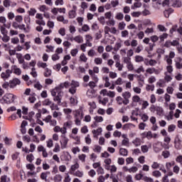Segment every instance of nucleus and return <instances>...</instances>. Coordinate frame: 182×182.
<instances>
[{
    "label": "nucleus",
    "instance_id": "f257e3e1",
    "mask_svg": "<svg viewBox=\"0 0 182 182\" xmlns=\"http://www.w3.org/2000/svg\"><path fill=\"white\" fill-rule=\"evenodd\" d=\"M15 99H16V96H15L13 94H6L1 100H0V102L1 103H6L7 105H9L11 103H14L15 102Z\"/></svg>",
    "mask_w": 182,
    "mask_h": 182
},
{
    "label": "nucleus",
    "instance_id": "f03ea898",
    "mask_svg": "<svg viewBox=\"0 0 182 182\" xmlns=\"http://www.w3.org/2000/svg\"><path fill=\"white\" fill-rule=\"evenodd\" d=\"M80 85L79 84V82L72 80L71 83L70 84V87L68 90L69 93L71 95H75L76 93L77 87H79Z\"/></svg>",
    "mask_w": 182,
    "mask_h": 182
},
{
    "label": "nucleus",
    "instance_id": "7ed1b4c3",
    "mask_svg": "<svg viewBox=\"0 0 182 182\" xmlns=\"http://www.w3.org/2000/svg\"><path fill=\"white\" fill-rule=\"evenodd\" d=\"M43 121L45 122L46 123H48L50 124V126H51L52 127H53L58 124V121H56V119H53L52 117V115H48L43 119Z\"/></svg>",
    "mask_w": 182,
    "mask_h": 182
},
{
    "label": "nucleus",
    "instance_id": "20e7f679",
    "mask_svg": "<svg viewBox=\"0 0 182 182\" xmlns=\"http://www.w3.org/2000/svg\"><path fill=\"white\" fill-rule=\"evenodd\" d=\"M36 18L37 19L36 20V23L37 25H41L42 26H45V25H46V22L43 21V15H42V14H36Z\"/></svg>",
    "mask_w": 182,
    "mask_h": 182
},
{
    "label": "nucleus",
    "instance_id": "39448f33",
    "mask_svg": "<svg viewBox=\"0 0 182 182\" xmlns=\"http://www.w3.org/2000/svg\"><path fill=\"white\" fill-rule=\"evenodd\" d=\"M75 123L76 126H80V123L82 122V119H83V116L82 113L79 111H75Z\"/></svg>",
    "mask_w": 182,
    "mask_h": 182
},
{
    "label": "nucleus",
    "instance_id": "423d86ee",
    "mask_svg": "<svg viewBox=\"0 0 182 182\" xmlns=\"http://www.w3.org/2000/svg\"><path fill=\"white\" fill-rule=\"evenodd\" d=\"M69 142V138L66 137L65 134L61 135V140L60 141L61 149H66L68 143Z\"/></svg>",
    "mask_w": 182,
    "mask_h": 182
},
{
    "label": "nucleus",
    "instance_id": "0eeeda50",
    "mask_svg": "<svg viewBox=\"0 0 182 182\" xmlns=\"http://www.w3.org/2000/svg\"><path fill=\"white\" fill-rule=\"evenodd\" d=\"M122 97L124 99V105H129V103H130V100H129V99L132 97V93H130L129 91L124 92L122 93Z\"/></svg>",
    "mask_w": 182,
    "mask_h": 182
},
{
    "label": "nucleus",
    "instance_id": "6e6552de",
    "mask_svg": "<svg viewBox=\"0 0 182 182\" xmlns=\"http://www.w3.org/2000/svg\"><path fill=\"white\" fill-rule=\"evenodd\" d=\"M12 73V70L7 69L5 72L1 73V77L4 80L11 77V74Z\"/></svg>",
    "mask_w": 182,
    "mask_h": 182
},
{
    "label": "nucleus",
    "instance_id": "1a4fd4ad",
    "mask_svg": "<svg viewBox=\"0 0 182 182\" xmlns=\"http://www.w3.org/2000/svg\"><path fill=\"white\" fill-rule=\"evenodd\" d=\"M77 10V6H73V10H70L68 12V16L70 19H74V18H76V11Z\"/></svg>",
    "mask_w": 182,
    "mask_h": 182
},
{
    "label": "nucleus",
    "instance_id": "9d476101",
    "mask_svg": "<svg viewBox=\"0 0 182 182\" xmlns=\"http://www.w3.org/2000/svg\"><path fill=\"white\" fill-rule=\"evenodd\" d=\"M92 80L93 81H90L88 83L87 86H89V87H90V89L93 90V89L96 87V86H97V82H99V78L95 77V78H92Z\"/></svg>",
    "mask_w": 182,
    "mask_h": 182
},
{
    "label": "nucleus",
    "instance_id": "9b49d317",
    "mask_svg": "<svg viewBox=\"0 0 182 182\" xmlns=\"http://www.w3.org/2000/svg\"><path fill=\"white\" fill-rule=\"evenodd\" d=\"M73 124V122L72 121H67L64 122L63 128L64 129V132L68 133V129H72V126Z\"/></svg>",
    "mask_w": 182,
    "mask_h": 182
},
{
    "label": "nucleus",
    "instance_id": "f8f14e48",
    "mask_svg": "<svg viewBox=\"0 0 182 182\" xmlns=\"http://www.w3.org/2000/svg\"><path fill=\"white\" fill-rule=\"evenodd\" d=\"M17 85H21V80L18 78H14L9 82V87H15Z\"/></svg>",
    "mask_w": 182,
    "mask_h": 182
},
{
    "label": "nucleus",
    "instance_id": "ddd939ff",
    "mask_svg": "<svg viewBox=\"0 0 182 182\" xmlns=\"http://www.w3.org/2000/svg\"><path fill=\"white\" fill-rule=\"evenodd\" d=\"M161 143L160 141L156 142L154 145V150L155 153H160L163 149L161 148Z\"/></svg>",
    "mask_w": 182,
    "mask_h": 182
},
{
    "label": "nucleus",
    "instance_id": "4468645a",
    "mask_svg": "<svg viewBox=\"0 0 182 182\" xmlns=\"http://www.w3.org/2000/svg\"><path fill=\"white\" fill-rule=\"evenodd\" d=\"M132 104L139 103V105H141L142 100L139 95H134L132 97Z\"/></svg>",
    "mask_w": 182,
    "mask_h": 182
},
{
    "label": "nucleus",
    "instance_id": "2eb2a0df",
    "mask_svg": "<svg viewBox=\"0 0 182 182\" xmlns=\"http://www.w3.org/2000/svg\"><path fill=\"white\" fill-rule=\"evenodd\" d=\"M53 132L55 133H61V134H66V133L65 132V129H63V127H60L58 125H55L53 128Z\"/></svg>",
    "mask_w": 182,
    "mask_h": 182
},
{
    "label": "nucleus",
    "instance_id": "dca6fc26",
    "mask_svg": "<svg viewBox=\"0 0 182 182\" xmlns=\"http://www.w3.org/2000/svg\"><path fill=\"white\" fill-rule=\"evenodd\" d=\"M146 73H148L149 75H153V73H155V75H159V70L154 68H148L146 70Z\"/></svg>",
    "mask_w": 182,
    "mask_h": 182
},
{
    "label": "nucleus",
    "instance_id": "f3484780",
    "mask_svg": "<svg viewBox=\"0 0 182 182\" xmlns=\"http://www.w3.org/2000/svg\"><path fill=\"white\" fill-rule=\"evenodd\" d=\"M98 102L100 105H102L103 106H106V105H107V103L109 102V98L104 97L103 99H102V97L99 96Z\"/></svg>",
    "mask_w": 182,
    "mask_h": 182
},
{
    "label": "nucleus",
    "instance_id": "a211bd4d",
    "mask_svg": "<svg viewBox=\"0 0 182 182\" xmlns=\"http://www.w3.org/2000/svg\"><path fill=\"white\" fill-rule=\"evenodd\" d=\"M11 69L15 75L19 76L22 73V70H20L16 65H12Z\"/></svg>",
    "mask_w": 182,
    "mask_h": 182
},
{
    "label": "nucleus",
    "instance_id": "6ab92c4d",
    "mask_svg": "<svg viewBox=\"0 0 182 182\" xmlns=\"http://www.w3.org/2000/svg\"><path fill=\"white\" fill-rule=\"evenodd\" d=\"M132 143L135 147H139V146H141V139L136 137L132 141Z\"/></svg>",
    "mask_w": 182,
    "mask_h": 182
},
{
    "label": "nucleus",
    "instance_id": "aec40b11",
    "mask_svg": "<svg viewBox=\"0 0 182 182\" xmlns=\"http://www.w3.org/2000/svg\"><path fill=\"white\" fill-rule=\"evenodd\" d=\"M151 148V144H149V145H142L141 146V151L143 153H148L149 150Z\"/></svg>",
    "mask_w": 182,
    "mask_h": 182
},
{
    "label": "nucleus",
    "instance_id": "412c9836",
    "mask_svg": "<svg viewBox=\"0 0 182 182\" xmlns=\"http://www.w3.org/2000/svg\"><path fill=\"white\" fill-rule=\"evenodd\" d=\"M102 132H103V129H102V127H99L97 129H93L92 133L94 134V137H96V136H100V134H102Z\"/></svg>",
    "mask_w": 182,
    "mask_h": 182
},
{
    "label": "nucleus",
    "instance_id": "4be33fe9",
    "mask_svg": "<svg viewBox=\"0 0 182 182\" xmlns=\"http://www.w3.org/2000/svg\"><path fill=\"white\" fill-rule=\"evenodd\" d=\"M70 174H73V176H75V177H79L80 178H82L84 176L83 171L80 170H77L75 172H70Z\"/></svg>",
    "mask_w": 182,
    "mask_h": 182
},
{
    "label": "nucleus",
    "instance_id": "5701e85b",
    "mask_svg": "<svg viewBox=\"0 0 182 182\" xmlns=\"http://www.w3.org/2000/svg\"><path fill=\"white\" fill-rule=\"evenodd\" d=\"M164 105L165 106H168V102L171 100V96H170V95L166 93L164 95Z\"/></svg>",
    "mask_w": 182,
    "mask_h": 182
},
{
    "label": "nucleus",
    "instance_id": "b1692460",
    "mask_svg": "<svg viewBox=\"0 0 182 182\" xmlns=\"http://www.w3.org/2000/svg\"><path fill=\"white\" fill-rule=\"evenodd\" d=\"M18 29H20V31H23L25 33H28V32L31 31V28H28V26H26L25 24H20L18 26Z\"/></svg>",
    "mask_w": 182,
    "mask_h": 182
},
{
    "label": "nucleus",
    "instance_id": "393cba45",
    "mask_svg": "<svg viewBox=\"0 0 182 182\" xmlns=\"http://www.w3.org/2000/svg\"><path fill=\"white\" fill-rule=\"evenodd\" d=\"M57 21H58V22H63L65 25H68V23H69V20H65V17H63V16H58L57 17Z\"/></svg>",
    "mask_w": 182,
    "mask_h": 182
},
{
    "label": "nucleus",
    "instance_id": "a878e982",
    "mask_svg": "<svg viewBox=\"0 0 182 182\" xmlns=\"http://www.w3.org/2000/svg\"><path fill=\"white\" fill-rule=\"evenodd\" d=\"M73 41H75V42L77 43H83V37L80 35L77 36L73 38Z\"/></svg>",
    "mask_w": 182,
    "mask_h": 182
},
{
    "label": "nucleus",
    "instance_id": "bb28decb",
    "mask_svg": "<svg viewBox=\"0 0 182 182\" xmlns=\"http://www.w3.org/2000/svg\"><path fill=\"white\" fill-rule=\"evenodd\" d=\"M24 22L26 23V26H27V28L31 29V17L30 16L24 17Z\"/></svg>",
    "mask_w": 182,
    "mask_h": 182
},
{
    "label": "nucleus",
    "instance_id": "cd10ccee",
    "mask_svg": "<svg viewBox=\"0 0 182 182\" xmlns=\"http://www.w3.org/2000/svg\"><path fill=\"white\" fill-rule=\"evenodd\" d=\"M134 60L136 63H140L141 62H144V58L141 55H136L134 57Z\"/></svg>",
    "mask_w": 182,
    "mask_h": 182
},
{
    "label": "nucleus",
    "instance_id": "c85d7f7f",
    "mask_svg": "<svg viewBox=\"0 0 182 182\" xmlns=\"http://www.w3.org/2000/svg\"><path fill=\"white\" fill-rule=\"evenodd\" d=\"M43 75L45 76V77H49L50 76H52V70L49 69V68H46L45 71L43 73Z\"/></svg>",
    "mask_w": 182,
    "mask_h": 182
},
{
    "label": "nucleus",
    "instance_id": "c756f323",
    "mask_svg": "<svg viewBox=\"0 0 182 182\" xmlns=\"http://www.w3.org/2000/svg\"><path fill=\"white\" fill-rule=\"evenodd\" d=\"M80 62H83L84 63H86L87 62V57H86V55L85 53H81L79 58Z\"/></svg>",
    "mask_w": 182,
    "mask_h": 182
},
{
    "label": "nucleus",
    "instance_id": "7c9ffc66",
    "mask_svg": "<svg viewBox=\"0 0 182 182\" xmlns=\"http://www.w3.org/2000/svg\"><path fill=\"white\" fill-rule=\"evenodd\" d=\"M174 12V10L173 9H168V10H165L164 12V15L165 18H168L170 16L171 14H173Z\"/></svg>",
    "mask_w": 182,
    "mask_h": 182
},
{
    "label": "nucleus",
    "instance_id": "2f4dec72",
    "mask_svg": "<svg viewBox=\"0 0 182 182\" xmlns=\"http://www.w3.org/2000/svg\"><path fill=\"white\" fill-rule=\"evenodd\" d=\"M38 68H42V69H46L48 68V64L42 61H38L37 63Z\"/></svg>",
    "mask_w": 182,
    "mask_h": 182
},
{
    "label": "nucleus",
    "instance_id": "473e14b6",
    "mask_svg": "<svg viewBox=\"0 0 182 182\" xmlns=\"http://www.w3.org/2000/svg\"><path fill=\"white\" fill-rule=\"evenodd\" d=\"M123 18H124V15L122 12H118L115 15V19L117 21H123Z\"/></svg>",
    "mask_w": 182,
    "mask_h": 182
},
{
    "label": "nucleus",
    "instance_id": "72a5a7b5",
    "mask_svg": "<svg viewBox=\"0 0 182 182\" xmlns=\"http://www.w3.org/2000/svg\"><path fill=\"white\" fill-rule=\"evenodd\" d=\"M65 87H63V85L62 83L55 87V90L58 92V95H63V92H62V90Z\"/></svg>",
    "mask_w": 182,
    "mask_h": 182
},
{
    "label": "nucleus",
    "instance_id": "f704fd0d",
    "mask_svg": "<svg viewBox=\"0 0 182 182\" xmlns=\"http://www.w3.org/2000/svg\"><path fill=\"white\" fill-rule=\"evenodd\" d=\"M80 165L76 163L74 165H72L70 169V173H75L77 168H79Z\"/></svg>",
    "mask_w": 182,
    "mask_h": 182
},
{
    "label": "nucleus",
    "instance_id": "c9c22d12",
    "mask_svg": "<svg viewBox=\"0 0 182 182\" xmlns=\"http://www.w3.org/2000/svg\"><path fill=\"white\" fill-rule=\"evenodd\" d=\"M115 68H117V69L119 72H122V70H123V68H124V66L123 65V64L120 63V62H117L115 64Z\"/></svg>",
    "mask_w": 182,
    "mask_h": 182
},
{
    "label": "nucleus",
    "instance_id": "e433bc0d",
    "mask_svg": "<svg viewBox=\"0 0 182 182\" xmlns=\"http://www.w3.org/2000/svg\"><path fill=\"white\" fill-rule=\"evenodd\" d=\"M164 80L167 83H168V82H170L171 80H173V77H171V75H168V73H164Z\"/></svg>",
    "mask_w": 182,
    "mask_h": 182
},
{
    "label": "nucleus",
    "instance_id": "4c0bfd02",
    "mask_svg": "<svg viewBox=\"0 0 182 182\" xmlns=\"http://www.w3.org/2000/svg\"><path fill=\"white\" fill-rule=\"evenodd\" d=\"M119 154L120 156H126L127 154H129V151L126 149L121 148L119 149Z\"/></svg>",
    "mask_w": 182,
    "mask_h": 182
},
{
    "label": "nucleus",
    "instance_id": "58836bf2",
    "mask_svg": "<svg viewBox=\"0 0 182 182\" xmlns=\"http://www.w3.org/2000/svg\"><path fill=\"white\" fill-rule=\"evenodd\" d=\"M38 9L41 12H43V14L49 11V8H48V6H46V5L40 6Z\"/></svg>",
    "mask_w": 182,
    "mask_h": 182
},
{
    "label": "nucleus",
    "instance_id": "ea45409f",
    "mask_svg": "<svg viewBox=\"0 0 182 182\" xmlns=\"http://www.w3.org/2000/svg\"><path fill=\"white\" fill-rule=\"evenodd\" d=\"M0 23H3L6 28H10V26H6V18L5 16H0Z\"/></svg>",
    "mask_w": 182,
    "mask_h": 182
},
{
    "label": "nucleus",
    "instance_id": "a19ab883",
    "mask_svg": "<svg viewBox=\"0 0 182 182\" xmlns=\"http://www.w3.org/2000/svg\"><path fill=\"white\" fill-rule=\"evenodd\" d=\"M6 26H1L0 27V32L1 35H8V30H6Z\"/></svg>",
    "mask_w": 182,
    "mask_h": 182
},
{
    "label": "nucleus",
    "instance_id": "79ce46f5",
    "mask_svg": "<svg viewBox=\"0 0 182 182\" xmlns=\"http://www.w3.org/2000/svg\"><path fill=\"white\" fill-rule=\"evenodd\" d=\"M94 63H95V65H102V63H103V59L102 58H95L94 59Z\"/></svg>",
    "mask_w": 182,
    "mask_h": 182
},
{
    "label": "nucleus",
    "instance_id": "37998d69",
    "mask_svg": "<svg viewBox=\"0 0 182 182\" xmlns=\"http://www.w3.org/2000/svg\"><path fill=\"white\" fill-rule=\"evenodd\" d=\"M62 178H63V177L62 175H60V174H56V175L53 177L54 181H57V182H60V181H62Z\"/></svg>",
    "mask_w": 182,
    "mask_h": 182
},
{
    "label": "nucleus",
    "instance_id": "c03bdc74",
    "mask_svg": "<svg viewBox=\"0 0 182 182\" xmlns=\"http://www.w3.org/2000/svg\"><path fill=\"white\" fill-rule=\"evenodd\" d=\"M152 176L156 177V178H159L161 176V172H160V171H154L152 172Z\"/></svg>",
    "mask_w": 182,
    "mask_h": 182
},
{
    "label": "nucleus",
    "instance_id": "a18cd8bd",
    "mask_svg": "<svg viewBox=\"0 0 182 182\" xmlns=\"http://www.w3.org/2000/svg\"><path fill=\"white\" fill-rule=\"evenodd\" d=\"M141 2L140 1H136L134 4L133 6H131L132 9H136V8H141Z\"/></svg>",
    "mask_w": 182,
    "mask_h": 182
},
{
    "label": "nucleus",
    "instance_id": "49530a36",
    "mask_svg": "<svg viewBox=\"0 0 182 182\" xmlns=\"http://www.w3.org/2000/svg\"><path fill=\"white\" fill-rule=\"evenodd\" d=\"M15 21L18 23H22V21H23V17L21 15H18L15 16Z\"/></svg>",
    "mask_w": 182,
    "mask_h": 182
},
{
    "label": "nucleus",
    "instance_id": "de8ad7c7",
    "mask_svg": "<svg viewBox=\"0 0 182 182\" xmlns=\"http://www.w3.org/2000/svg\"><path fill=\"white\" fill-rule=\"evenodd\" d=\"M155 112H156V114H158V116H161V114H163V112H164L163 107H156Z\"/></svg>",
    "mask_w": 182,
    "mask_h": 182
},
{
    "label": "nucleus",
    "instance_id": "09e8293b",
    "mask_svg": "<svg viewBox=\"0 0 182 182\" xmlns=\"http://www.w3.org/2000/svg\"><path fill=\"white\" fill-rule=\"evenodd\" d=\"M126 28V23L124 21L119 22L118 24V29L119 31H123Z\"/></svg>",
    "mask_w": 182,
    "mask_h": 182
},
{
    "label": "nucleus",
    "instance_id": "8fccbe9b",
    "mask_svg": "<svg viewBox=\"0 0 182 182\" xmlns=\"http://www.w3.org/2000/svg\"><path fill=\"white\" fill-rule=\"evenodd\" d=\"M3 6L4 8H9L11 6V0H4Z\"/></svg>",
    "mask_w": 182,
    "mask_h": 182
},
{
    "label": "nucleus",
    "instance_id": "3c124183",
    "mask_svg": "<svg viewBox=\"0 0 182 182\" xmlns=\"http://www.w3.org/2000/svg\"><path fill=\"white\" fill-rule=\"evenodd\" d=\"M70 103L71 106H76V105H77V100L75 97H70Z\"/></svg>",
    "mask_w": 182,
    "mask_h": 182
},
{
    "label": "nucleus",
    "instance_id": "603ef678",
    "mask_svg": "<svg viewBox=\"0 0 182 182\" xmlns=\"http://www.w3.org/2000/svg\"><path fill=\"white\" fill-rule=\"evenodd\" d=\"M54 102H57L58 105H60L62 98L60 97V95H58L53 98Z\"/></svg>",
    "mask_w": 182,
    "mask_h": 182
},
{
    "label": "nucleus",
    "instance_id": "864d4df0",
    "mask_svg": "<svg viewBox=\"0 0 182 182\" xmlns=\"http://www.w3.org/2000/svg\"><path fill=\"white\" fill-rule=\"evenodd\" d=\"M78 159L82 163H85L86 161V154H82L78 155Z\"/></svg>",
    "mask_w": 182,
    "mask_h": 182
},
{
    "label": "nucleus",
    "instance_id": "5fc2aeb1",
    "mask_svg": "<svg viewBox=\"0 0 182 182\" xmlns=\"http://www.w3.org/2000/svg\"><path fill=\"white\" fill-rule=\"evenodd\" d=\"M1 40L5 43H8L9 41H11V37L8 36V34H4Z\"/></svg>",
    "mask_w": 182,
    "mask_h": 182
},
{
    "label": "nucleus",
    "instance_id": "6e6d98bb",
    "mask_svg": "<svg viewBox=\"0 0 182 182\" xmlns=\"http://www.w3.org/2000/svg\"><path fill=\"white\" fill-rule=\"evenodd\" d=\"M139 116L143 122H147L149 120V115L147 114H140Z\"/></svg>",
    "mask_w": 182,
    "mask_h": 182
},
{
    "label": "nucleus",
    "instance_id": "4d7b16f0",
    "mask_svg": "<svg viewBox=\"0 0 182 182\" xmlns=\"http://www.w3.org/2000/svg\"><path fill=\"white\" fill-rule=\"evenodd\" d=\"M53 102L51 100H49V98L46 99L43 102V106H50L52 105Z\"/></svg>",
    "mask_w": 182,
    "mask_h": 182
},
{
    "label": "nucleus",
    "instance_id": "13d9d810",
    "mask_svg": "<svg viewBox=\"0 0 182 182\" xmlns=\"http://www.w3.org/2000/svg\"><path fill=\"white\" fill-rule=\"evenodd\" d=\"M151 168H153L154 170H157V168H160V164L154 161L151 164Z\"/></svg>",
    "mask_w": 182,
    "mask_h": 182
},
{
    "label": "nucleus",
    "instance_id": "bf43d9fd",
    "mask_svg": "<svg viewBox=\"0 0 182 182\" xmlns=\"http://www.w3.org/2000/svg\"><path fill=\"white\" fill-rule=\"evenodd\" d=\"M50 108L51 110H59L60 109L58 105H56L53 102H51V105H50Z\"/></svg>",
    "mask_w": 182,
    "mask_h": 182
},
{
    "label": "nucleus",
    "instance_id": "052dcab7",
    "mask_svg": "<svg viewBox=\"0 0 182 182\" xmlns=\"http://www.w3.org/2000/svg\"><path fill=\"white\" fill-rule=\"evenodd\" d=\"M117 102L118 105H124V100L120 96L116 98Z\"/></svg>",
    "mask_w": 182,
    "mask_h": 182
},
{
    "label": "nucleus",
    "instance_id": "680f3d73",
    "mask_svg": "<svg viewBox=\"0 0 182 182\" xmlns=\"http://www.w3.org/2000/svg\"><path fill=\"white\" fill-rule=\"evenodd\" d=\"M141 103H142L141 110H144L145 109H147L149 106V102L142 100Z\"/></svg>",
    "mask_w": 182,
    "mask_h": 182
},
{
    "label": "nucleus",
    "instance_id": "e2e57ef3",
    "mask_svg": "<svg viewBox=\"0 0 182 182\" xmlns=\"http://www.w3.org/2000/svg\"><path fill=\"white\" fill-rule=\"evenodd\" d=\"M28 100L30 102V103H35V102H36V97L33 95H30Z\"/></svg>",
    "mask_w": 182,
    "mask_h": 182
},
{
    "label": "nucleus",
    "instance_id": "0e129e2a",
    "mask_svg": "<svg viewBox=\"0 0 182 182\" xmlns=\"http://www.w3.org/2000/svg\"><path fill=\"white\" fill-rule=\"evenodd\" d=\"M6 178H8L7 181H6ZM9 181H11V178H8V176H6V175H4V176H1L0 182H9Z\"/></svg>",
    "mask_w": 182,
    "mask_h": 182
},
{
    "label": "nucleus",
    "instance_id": "69168bd1",
    "mask_svg": "<svg viewBox=\"0 0 182 182\" xmlns=\"http://www.w3.org/2000/svg\"><path fill=\"white\" fill-rule=\"evenodd\" d=\"M174 144L175 149H177L178 150V149H180V144H181V141L180 139L175 140Z\"/></svg>",
    "mask_w": 182,
    "mask_h": 182
},
{
    "label": "nucleus",
    "instance_id": "338daca9",
    "mask_svg": "<svg viewBox=\"0 0 182 182\" xmlns=\"http://www.w3.org/2000/svg\"><path fill=\"white\" fill-rule=\"evenodd\" d=\"M149 66H156L157 65V60L150 59L149 60Z\"/></svg>",
    "mask_w": 182,
    "mask_h": 182
},
{
    "label": "nucleus",
    "instance_id": "774afa93",
    "mask_svg": "<svg viewBox=\"0 0 182 182\" xmlns=\"http://www.w3.org/2000/svg\"><path fill=\"white\" fill-rule=\"evenodd\" d=\"M70 181H72V178H70V176L69 175V173H65L64 182H70Z\"/></svg>",
    "mask_w": 182,
    "mask_h": 182
}]
</instances>
